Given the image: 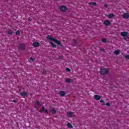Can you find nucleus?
I'll return each instance as SVG.
<instances>
[{"label": "nucleus", "mask_w": 129, "mask_h": 129, "mask_svg": "<svg viewBox=\"0 0 129 129\" xmlns=\"http://www.w3.org/2000/svg\"><path fill=\"white\" fill-rule=\"evenodd\" d=\"M46 38L47 39V40H50V41H52L53 42H55V43H56V44L57 45H60L61 42H60V41L51 37V36L48 35L46 37Z\"/></svg>", "instance_id": "nucleus-1"}, {"label": "nucleus", "mask_w": 129, "mask_h": 129, "mask_svg": "<svg viewBox=\"0 0 129 129\" xmlns=\"http://www.w3.org/2000/svg\"><path fill=\"white\" fill-rule=\"evenodd\" d=\"M108 73V69L107 68H104L101 69L100 70V74L102 75H104V74H107Z\"/></svg>", "instance_id": "nucleus-2"}, {"label": "nucleus", "mask_w": 129, "mask_h": 129, "mask_svg": "<svg viewBox=\"0 0 129 129\" xmlns=\"http://www.w3.org/2000/svg\"><path fill=\"white\" fill-rule=\"evenodd\" d=\"M40 105H42V104H41V103H40V102L38 101L37 100L36 101V102L34 103V106L37 110L39 109V106Z\"/></svg>", "instance_id": "nucleus-3"}, {"label": "nucleus", "mask_w": 129, "mask_h": 129, "mask_svg": "<svg viewBox=\"0 0 129 129\" xmlns=\"http://www.w3.org/2000/svg\"><path fill=\"white\" fill-rule=\"evenodd\" d=\"M19 49L20 50H25V48H26V45L24 43H21L18 46Z\"/></svg>", "instance_id": "nucleus-4"}, {"label": "nucleus", "mask_w": 129, "mask_h": 129, "mask_svg": "<svg viewBox=\"0 0 129 129\" xmlns=\"http://www.w3.org/2000/svg\"><path fill=\"white\" fill-rule=\"evenodd\" d=\"M110 24H111L110 21L109 20H106L103 22V24L105 26H106L107 27H108V26H109Z\"/></svg>", "instance_id": "nucleus-5"}, {"label": "nucleus", "mask_w": 129, "mask_h": 129, "mask_svg": "<svg viewBox=\"0 0 129 129\" xmlns=\"http://www.w3.org/2000/svg\"><path fill=\"white\" fill-rule=\"evenodd\" d=\"M67 116L69 117H73V116H74V112H71V111H69L67 113Z\"/></svg>", "instance_id": "nucleus-6"}, {"label": "nucleus", "mask_w": 129, "mask_h": 129, "mask_svg": "<svg viewBox=\"0 0 129 129\" xmlns=\"http://www.w3.org/2000/svg\"><path fill=\"white\" fill-rule=\"evenodd\" d=\"M60 10L61 12H66L68 10L67 7L64 6H62L60 7Z\"/></svg>", "instance_id": "nucleus-7"}, {"label": "nucleus", "mask_w": 129, "mask_h": 129, "mask_svg": "<svg viewBox=\"0 0 129 129\" xmlns=\"http://www.w3.org/2000/svg\"><path fill=\"white\" fill-rule=\"evenodd\" d=\"M123 19H128L129 18V14L127 13H124V14L122 16Z\"/></svg>", "instance_id": "nucleus-8"}, {"label": "nucleus", "mask_w": 129, "mask_h": 129, "mask_svg": "<svg viewBox=\"0 0 129 129\" xmlns=\"http://www.w3.org/2000/svg\"><path fill=\"white\" fill-rule=\"evenodd\" d=\"M107 17L108 19H112V18H114V17H115V15L113 14H109L107 15Z\"/></svg>", "instance_id": "nucleus-9"}, {"label": "nucleus", "mask_w": 129, "mask_h": 129, "mask_svg": "<svg viewBox=\"0 0 129 129\" xmlns=\"http://www.w3.org/2000/svg\"><path fill=\"white\" fill-rule=\"evenodd\" d=\"M94 98L95 99V100H100V98H101V97L98 95H95Z\"/></svg>", "instance_id": "nucleus-10"}, {"label": "nucleus", "mask_w": 129, "mask_h": 129, "mask_svg": "<svg viewBox=\"0 0 129 129\" xmlns=\"http://www.w3.org/2000/svg\"><path fill=\"white\" fill-rule=\"evenodd\" d=\"M20 94L23 97H25V96H28V93L25 91L21 92Z\"/></svg>", "instance_id": "nucleus-11"}, {"label": "nucleus", "mask_w": 129, "mask_h": 129, "mask_svg": "<svg viewBox=\"0 0 129 129\" xmlns=\"http://www.w3.org/2000/svg\"><path fill=\"white\" fill-rule=\"evenodd\" d=\"M33 46H34V47H38L40 46V43L37 42H34L33 44Z\"/></svg>", "instance_id": "nucleus-12"}, {"label": "nucleus", "mask_w": 129, "mask_h": 129, "mask_svg": "<svg viewBox=\"0 0 129 129\" xmlns=\"http://www.w3.org/2000/svg\"><path fill=\"white\" fill-rule=\"evenodd\" d=\"M127 35V32L125 31L121 32V36H122V37H125V36H126Z\"/></svg>", "instance_id": "nucleus-13"}, {"label": "nucleus", "mask_w": 129, "mask_h": 129, "mask_svg": "<svg viewBox=\"0 0 129 129\" xmlns=\"http://www.w3.org/2000/svg\"><path fill=\"white\" fill-rule=\"evenodd\" d=\"M65 94H66V93H65V91H61L60 92H59V95H60V96H65Z\"/></svg>", "instance_id": "nucleus-14"}, {"label": "nucleus", "mask_w": 129, "mask_h": 129, "mask_svg": "<svg viewBox=\"0 0 129 129\" xmlns=\"http://www.w3.org/2000/svg\"><path fill=\"white\" fill-rule=\"evenodd\" d=\"M42 111H44V112L46 113V114H48V113H49V112H48V110L46 109L44 106H42Z\"/></svg>", "instance_id": "nucleus-15"}, {"label": "nucleus", "mask_w": 129, "mask_h": 129, "mask_svg": "<svg viewBox=\"0 0 129 129\" xmlns=\"http://www.w3.org/2000/svg\"><path fill=\"white\" fill-rule=\"evenodd\" d=\"M57 111L56 110H55L54 108H52L51 110H50V112H51L52 114H56V112Z\"/></svg>", "instance_id": "nucleus-16"}, {"label": "nucleus", "mask_w": 129, "mask_h": 129, "mask_svg": "<svg viewBox=\"0 0 129 129\" xmlns=\"http://www.w3.org/2000/svg\"><path fill=\"white\" fill-rule=\"evenodd\" d=\"M88 5L94 6L95 7L97 6V4L95 3V2H90L88 3Z\"/></svg>", "instance_id": "nucleus-17"}, {"label": "nucleus", "mask_w": 129, "mask_h": 129, "mask_svg": "<svg viewBox=\"0 0 129 129\" xmlns=\"http://www.w3.org/2000/svg\"><path fill=\"white\" fill-rule=\"evenodd\" d=\"M77 43V41L76 40V39H74L72 42V46H75Z\"/></svg>", "instance_id": "nucleus-18"}, {"label": "nucleus", "mask_w": 129, "mask_h": 129, "mask_svg": "<svg viewBox=\"0 0 129 129\" xmlns=\"http://www.w3.org/2000/svg\"><path fill=\"white\" fill-rule=\"evenodd\" d=\"M67 126H68V127H69L70 128H73V126L72 125V124L70 123H68L67 124Z\"/></svg>", "instance_id": "nucleus-19"}, {"label": "nucleus", "mask_w": 129, "mask_h": 129, "mask_svg": "<svg viewBox=\"0 0 129 129\" xmlns=\"http://www.w3.org/2000/svg\"><path fill=\"white\" fill-rule=\"evenodd\" d=\"M49 43L51 44L52 48H56V47H57V46L55 45L53 42H50Z\"/></svg>", "instance_id": "nucleus-20"}, {"label": "nucleus", "mask_w": 129, "mask_h": 129, "mask_svg": "<svg viewBox=\"0 0 129 129\" xmlns=\"http://www.w3.org/2000/svg\"><path fill=\"white\" fill-rule=\"evenodd\" d=\"M66 82H67V83H71V79H67V80H66Z\"/></svg>", "instance_id": "nucleus-21"}, {"label": "nucleus", "mask_w": 129, "mask_h": 129, "mask_svg": "<svg viewBox=\"0 0 129 129\" xmlns=\"http://www.w3.org/2000/svg\"><path fill=\"white\" fill-rule=\"evenodd\" d=\"M115 55H119V50H115L114 52Z\"/></svg>", "instance_id": "nucleus-22"}, {"label": "nucleus", "mask_w": 129, "mask_h": 129, "mask_svg": "<svg viewBox=\"0 0 129 129\" xmlns=\"http://www.w3.org/2000/svg\"><path fill=\"white\" fill-rule=\"evenodd\" d=\"M8 34L9 35H13V31L11 30H10L8 32Z\"/></svg>", "instance_id": "nucleus-23"}, {"label": "nucleus", "mask_w": 129, "mask_h": 129, "mask_svg": "<svg viewBox=\"0 0 129 129\" xmlns=\"http://www.w3.org/2000/svg\"><path fill=\"white\" fill-rule=\"evenodd\" d=\"M102 42H103V43H106V39L105 38H103L102 39Z\"/></svg>", "instance_id": "nucleus-24"}, {"label": "nucleus", "mask_w": 129, "mask_h": 129, "mask_svg": "<svg viewBox=\"0 0 129 129\" xmlns=\"http://www.w3.org/2000/svg\"><path fill=\"white\" fill-rule=\"evenodd\" d=\"M29 61H30V62H33V61H34V58H33V57H30V58H29Z\"/></svg>", "instance_id": "nucleus-25"}, {"label": "nucleus", "mask_w": 129, "mask_h": 129, "mask_svg": "<svg viewBox=\"0 0 129 129\" xmlns=\"http://www.w3.org/2000/svg\"><path fill=\"white\" fill-rule=\"evenodd\" d=\"M124 57L126 58V59H129V55H125Z\"/></svg>", "instance_id": "nucleus-26"}, {"label": "nucleus", "mask_w": 129, "mask_h": 129, "mask_svg": "<svg viewBox=\"0 0 129 129\" xmlns=\"http://www.w3.org/2000/svg\"><path fill=\"white\" fill-rule=\"evenodd\" d=\"M66 71H68V72H70V71H71V70H70V69L67 68H66Z\"/></svg>", "instance_id": "nucleus-27"}, {"label": "nucleus", "mask_w": 129, "mask_h": 129, "mask_svg": "<svg viewBox=\"0 0 129 129\" xmlns=\"http://www.w3.org/2000/svg\"><path fill=\"white\" fill-rule=\"evenodd\" d=\"M16 35H20V31L18 30L16 33Z\"/></svg>", "instance_id": "nucleus-28"}, {"label": "nucleus", "mask_w": 129, "mask_h": 129, "mask_svg": "<svg viewBox=\"0 0 129 129\" xmlns=\"http://www.w3.org/2000/svg\"><path fill=\"white\" fill-rule=\"evenodd\" d=\"M106 105H107V106H110V104H109V103L107 102L106 103Z\"/></svg>", "instance_id": "nucleus-29"}, {"label": "nucleus", "mask_w": 129, "mask_h": 129, "mask_svg": "<svg viewBox=\"0 0 129 129\" xmlns=\"http://www.w3.org/2000/svg\"><path fill=\"white\" fill-rule=\"evenodd\" d=\"M100 102H101V103H104V100H100Z\"/></svg>", "instance_id": "nucleus-30"}, {"label": "nucleus", "mask_w": 129, "mask_h": 129, "mask_svg": "<svg viewBox=\"0 0 129 129\" xmlns=\"http://www.w3.org/2000/svg\"><path fill=\"white\" fill-rule=\"evenodd\" d=\"M100 50L101 51H103V52H104V49L103 48H100Z\"/></svg>", "instance_id": "nucleus-31"}, {"label": "nucleus", "mask_w": 129, "mask_h": 129, "mask_svg": "<svg viewBox=\"0 0 129 129\" xmlns=\"http://www.w3.org/2000/svg\"><path fill=\"white\" fill-rule=\"evenodd\" d=\"M104 7H105V8H107V5L105 4V5H104Z\"/></svg>", "instance_id": "nucleus-32"}, {"label": "nucleus", "mask_w": 129, "mask_h": 129, "mask_svg": "<svg viewBox=\"0 0 129 129\" xmlns=\"http://www.w3.org/2000/svg\"><path fill=\"white\" fill-rule=\"evenodd\" d=\"M13 102H14V103H16L17 102V101L14 100H13Z\"/></svg>", "instance_id": "nucleus-33"}, {"label": "nucleus", "mask_w": 129, "mask_h": 129, "mask_svg": "<svg viewBox=\"0 0 129 129\" xmlns=\"http://www.w3.org/2000/svg\"><path fill=\"white\" fill-rule=\"evenodd\" d=\"M39 112H43V110H40Z\"/></svg>", "instance_id": "nucleus-34"}, {"label": "nucleus", "mask_w": 129, "mask_h": 129, "mask_svg": "<svg viewBox=\"0 0 129 129\" xmlns=\"http://www.w3.org/2000/svg\"><path fill=\"white\" fill-rule=\"evenodd\" d=\"M28 21H29V22H31V21H32V19H30V18H29Z\"/></svg>", "instance_id": "nucleus-35"}, {"label": "nucleus", "mask_w": 129, "mask_h": 129, "mask_svg": "<svg viewBox=\"0 0 129 129\" xmlns=\"http://www.w3.org/2000/svg\"><path fill=\"white\" fill-rule=\"evenodd\" d=\"M43 74H46V71L43 72Z\"/></svg>", "instance_id": "nucleus-36"}, {"label": "nucleus", "mask_w": 129, "mask_h": 129, "mask_svg": "<svg viewBox=\"0 0 129 129\" xmlns=\"http://www.w3.org/2000/svg\"><path fill=\"white\" fill-rule=\"evenodd\" d=\"M124 40H125H125H126V38H124Z\"/></svg>", "instance_id": "nucleus-37"}]
</instances>
